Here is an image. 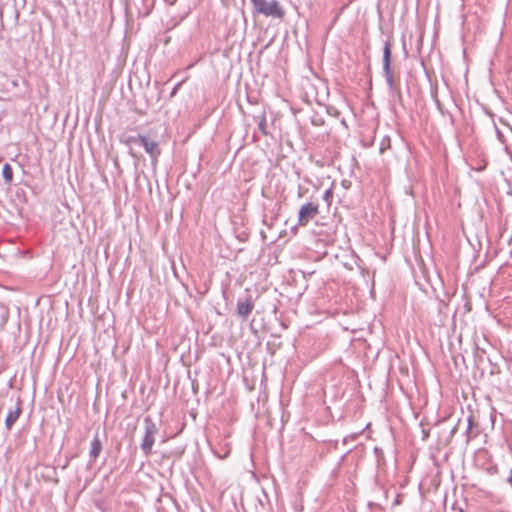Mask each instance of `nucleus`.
Returning a JSON list of instances; mask_svg holds the SVG:
<instances>
[{
  "label": "nucleus",
  "instance_id": "nucleus-1",
  "mask_svg": "<svg viewBox=\"0 0 512 512\" xmlns=\"http://www.w3.org/2000/svg\"><path fill=\"white\" fill-rule=\"evenodd\" d=\"M254 10L266 17L282 19L285 10L277 0H250Z\"/></svg>",
  "mask_w": 512,
  "mask_h": 512
},
{
  "label": "nucleus",
  "instance_id": "nucleus-2",
  "mask_svg": "<svg viewBox=\"0 0 512 512\" xmlns=\"http://www.w3.org/2000/svg\"><path fill=\"white\" fill-rule=\"evenodd\" d=\"M320 213L319 205L317 203L308 202L303 204L298 212V225L305 227Z\"/></svg>",
  "mask_w": 512,
  "mask_h": 512
},
{
  "label": "nucleus",
  "instance_id": "nucleus-3",
  "mask_svg": "<svg viewBox=\"0 0 512 512\" xmlns=\"http://www.w3.org/2000/svg\"><path fill=\"white\" fill-rule=\"evenodd\" d=\"M138 140L143 145L146 153L149 154V156L156 161L161 154L159 143L150 139L148 136L142 134L138 136Z\"/></svg>",
  "mask_w": 512,
  "mask_h": 512
},
{
  "label": "nucleus",
  "instance_id": "nucleus-4",
  "mask_svg": "<svg viewBox=\"0 0 512 512\" xmlns=\"http://www.w3.org/2000/svg\"><path fill=\"white\" fill-rule=\"evenodd\" d=\"M157 432V428L155 424H150L147 426L145 435L141 444V448L144 451L145 454H150L152 447L155 442V434Z\"/></svg>",
  "mask_w": 512,
  "mask_h": 512
},
{
  "label": "nucleus",
  "instance_id": "nucleus-5",
  "mask_svg": "<svg viewBox=\"0 0 512 512\" xmlns=\"http://www.w3.org/2000/svg\"><path fill=\"white\" fill-rule=\"evenodd\" d=\"M22 413V405L21 401L18 399L15 403V406L10 409L5 419V425L8 430L12 428L14 423L18 420Z\"/></svg>",
  "mask_w": 512,
  "mask_h": 512
},
{
  "label": "nucleus",
  "instance_id": "nucleus-6",
  "mask_svg": "<svg viewBox=\"0 0 512 512\" xmlns=\"http://www.w3.org/2000/svg\"><path fill=\"white\" fill-rule=\"evenodd\" d=\"M253 309V303L251 300L247 299L245 301H239L237 304V312L240 316L246 318Z\"/></svg>",
  "mask_w": 512,
  "mask_h": 512
},
{
  "label": "nucleus",
  "instance_id": "nucleus-7",
  "mask_svg": "<svg viewBox=\"0 0 512 512\" xmlns=\"http://www.w3.org/2000/svg\"><path fill=\"white\" fill-rule=\"evenodd\" d=\"M102 450V443L98 436H95L91 442L90 456L95 460L99 457Z\"/></svg>",
  "mask_w": 512,
  "mask_h": 512
},
{
  "label": "nucleus",
  "instance_id": "nucleus-8",
  "mask_svg": "<svg viewBox=\"0 0 512 512\" xmlns=\"http://www.w3.org/2000/svg\"><path fill=\"white\" fill-rule=\"evenodd\" d=\"M2 176L6 183H11L13 180V169L10 166V164L6 163L4 164L2 168Z\"/></svg>",
  "mask_w": 512,
  "mask_h": 512
},
{
  "label": "nucleus",
  "instance_id": "nucleus-9",
  "mask_svg": "<svg viewBox=\"0 0 512 512\" xmlns=\"http://www.w3.org/2000/svg\"><path fill=\"white\" fill-rule=\"evenodd\" d=\"M390 55H391L390 47L388 45H386L384 48V68L386 71H389Z\"/></svg>",
  "mask_w": 512,
  "mask_h": 512
},
{
  "label": "nucleus",
  "instance_id": "nucleus-10",
  "mask_svg": "<svg viewBox=\"0 0 512 512\" xmlns=\"http://www.w3.org/2000/svg\"><path fill=\"white\" fill-rule=\"evenodd\" d=\"M332 197H333V190L331 188L327 189L324 192L323 199L327 202L328 205L331 204Z\"/></svg>",
  "mask_w": 512,
  "mask_h": 512
},
{
  "label": "nucleus",
  "instance_id": "nucleus-11",
  "mask_svg": "<svg viewBox=\"0 0 512 512\" xmlns=\"http://www.w3.org/2000/svg\"><path fill=\"white\" fill-rule=\"evenodd\" d=\"M230 451H231L230 444H227L225 446L223 455H219V457L222 458V459L226 458L230 454Z\"/></svg>",
  "mask_w": 512,
  "mask_h": 512
},
{
  "label": "nucleus",
  "instance_id": "nucleus-12",
  "mask_svg": "<svg viewBox=\"0 0 512 512\" xmlns=\"http://www.w3.org/2000/svg\"><path fill=\"white\" fill-rule=\"evenodd\" d=\"M136 140H138V137H128L126 139L123 140V142L126 144V145H130L132 144L133 142H135Z\"/></svg>",
  "mask_w": 512,
  "mask_h": 512
},
{
  "label": "nucleus",
  "instance_id": "nucleus-13",
  "mask_svg": "<svg viewBox=\"0 0 512 512\" xmlns=\"http://www.w3.org/2000/svg\"><path fill=\"white\" fill-rule=\"evenodd\" d=\"M508 482L512 486V470L510 471V476L508 478Z\"/></svg>",
  "mask_w": 512,
  "mask_h": 512
}]
</instances>
